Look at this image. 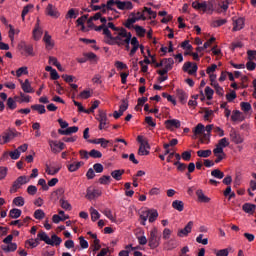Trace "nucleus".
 Wrapping results in <instances>:
<instances>
[{"label": "nucleus", "instance_id": "63", "mask_svg": "<svg viewBox=\"0 0 256 256\" xmlns=\"http://www.w3.org/2000/svg\"><path fill=\"white\" fill-rule=\"evenodd\" d=\"M135 31L138 35V37H145L146 30L141 26H135Z\"/></svg>", "mask_w": 256, "mask_h": 256}, {"label": "nucleus", "instance_id": "7", "mask_svg": "<svg viewBox=\"0 0 256 256\" xmlns=\"http://www.w3.org/2000/svg\"><path fill=\"white\" fill-rule=\"evenodd\" d=\"M97 121H99L100 130L107 129L108 120H107V112L105 110L98 111Z\"/></svg>", "mask_w": 256, "mask_h": 256}, {"label": "nucleus", "instance_id": "2", "mask_svg": "<svg viewBox=\"0 0 256 256\" xmlns=\"http://www.w3.org/2000/svg\"><path fill=\"white\" fill-rule=\"evenodd\" d=\"M225 147H229V139L222 138L218 141V143L216 144V148H214V150H213V154L216 157L215 163H221V161H223V159H225V157H227V155L223 151V149H225Z\"/></svg>", "mask_w": 256, "mask_h": 256}, {"label": "nucleus", "instance_id": "17", "mask_svg": "<svg viewBox=\"0 0 256 256\" xmlns=\"http://www.w3.org/2000/svg\"><path fill=\"white\" fill-rule=\"evenodd\" d=\"M21 89L24 91V93H35V90L31 86V82H29V79H26L24 82L20 81Z\"/></svg>", "mask_w": 256, "mask_h": 256}, {"label": "nucleus", "instance_id": "51", "mask_svg": "<svg viewBox=\"0 0 256 256\" xmlns=\"http://www.w3.org/2000/svg\"><path fill=\"white\" fill-rule=\"evenodd\" d=\"M3 251H6V253H11L13 251H17V244L16 243H10L8 246L2 248Z\"/></svg>", "mask_w": 256, "mask_h": 256}, {"label": "nucleus", "instance_id": "15", "mask_svg": "<svg viewBox=\"0 0 256 256\" xmlns=\"http://www.w3.org/2000/svg\"><path fill=\"white\" fill-rule=\"evenodd\" d=\"M245 27V20L243 18L233 19V31H241Z\"/></svg>", "mask_w": 256, "mask_h": 256}, {"label": "nucleus", "instance_id": "55", "mask_svg": "<svg viewBox=\"0 0 256 256\" xmlns=\"http://www.w3.org/2000/svg\"><path fill=\"white\" fill-rule=\"evenodd\" d=\"M111 183V176H102L99 178V184L100 185H109Z\"/></svg>", "mask_w": 256, "mask_h": 256}, {"label": "nucleus", "instance_id": "53", "mask_svg": "<svg viewBox=\"0 0 256 256\" xmlns=\"http://www.w3.org/2000/svg\"><path fill=\"white\" fill-rule=\"evenodd\" d=\"M13 203L16 205V207H23V205H25V199L21 196H18L14 198Z\"/></svg>", "mask_w": 256, "mask_h": 256}, {"label": "nucleus", "instance_id": "58", "mask_svg": "<svg viewBox=\"0 0 256 256\" xmlns=\"http://www.w3.org/2000/svg\"><path fill=\"white\" fill-rule=\"evenodd\" d=\"M34 217L36 219H38L39 221H41V219H45V212L41 209H37L35 212H34Z\"/></svg>", "mask_w": 256, "mask_h": 256}, {"label": "nucleus", "instance_id": "6", "mask_svg": "<svg viewBox=\"0 0 256 256\" xmlns=\"http://www.w3.org/2000/svg\"><path fill=\"white\" fill-rule=\"evenodd\" d=\"M49 147L52 153H61L65 149V143L58 142L57 140H49Z\"/></svg>", "mask_w": 256, "mask_h": 256}, {"label": "nucleus", "instance_id": "3", "mask_svg": "<svg viewBox=\"0 0 256 256\" xmlns=\"http://www.w3.org/2000/svg\"><path fill=\"white\" fill-rule=\"evenodd\" d=\"M161 241V235L157 228H152L150 231V236L148 238V245L151 249H157Z\"/></svg>", "mask_w": 256, "mask_h": 256}, {"label": "nucleus", "instance_id": "14", "mask_svg": "<svg viewBox=\"0 0 256 256\" xmlns=\"http://www.w3.org/2000/svg\"><path fill=\"white\" fill-rule=\"evenodd\" d=\"M192 229H193V221H189L183 229L178 230L177 235L178 237H187V235L191 233Z\"/></svg>", "mask_w": 256, "mask_h": 256}, {"label": "nucleus", "instance_id": "43", "mask_svg": "<svg viewBox=\"0 0 256 256\" xmlns=\"http://www.w3.org/2000/svg\"><path fill=\"white\" fill-rule=\"evenodd\" d=\"M157 217H159V213L157 210L149 211L148 221L149 223H155L157 221Z\"/></svg>", "mask_w": 256, "mask_h": 256}, {"label": "nucleus", "instance_id": "34", "mask_svg": "<svg viewBox=\"0 0 256 256\" xmlns=\"http://www.w3.org/2000/svg\"><path fill=\"white\" fill-rule=\"evenodd\" d=\"M203 133H205V125L201 123L197 124V126L193 129V134L195 137H197L198 135H203Z\"/></svg>", "mask_w": 256, "mask_h": 256}, {"label": "nucleus", "instance_id": "8", "mask_svg": "<svg viewBox=\"0 0 256 256\" xmlns=\"http://www.w3.org/2000/svg\"><path fill=\"white\" fill-rule=\"evenodd\" d=\"M116 7L120 11H131L133 3L131 1H116Z\"/></svg>", "mask_w": 256, "mask_h": 256}, {"label": "nucleus", "instance_id": "9", "mask_svg": "<svg viewBox=\"0 0 256 256\" xmlns=\"http://www.w3.org/2000/svg\"><path fill=\"white\" fill-rule=\"evenodd\" d=\"M18 49L25 55H33V46L27 45V43L25 41H21L18 44Z\"/></svg>", "mask_w": 256, "mask_h": 256}, {"label": "nucleus", "instance_id": "19", "mask_svg": "<svg viewBox=\"0 0 256 256\" xmlns=\"http://www.w3.org/2000/svg\"><path fill=\"white\" fill-rule=\"evenodd\" d=\"M230 138L231 141H233V143H235L236 145L243 143V137H241V134L237 133L236 131L230 132Z\"/></svg>", "mask_w": 256, "mask_h": 256}, {"label": "nucleus", "instance_id": "38", "mask_svg": "<svg viewBox=\"0 0 256 256\" xmlns=\"http://www.w3.org/2000/svg\"><path fill=\"white\" fill-rule=\"evenodd\" d=\"M21 213H22L21 209L13 208L9 212V217L11 219H19V217H21Z\"/></svg>", "mask_w": 256, "mask_h": 256}, {"label": "nucleus", "instance_id": "56", "mask_svg": "<svg viewBox=\"0 0 256 256\" xmlns=\"http://www.w3.org/2000/svg\"><path fill=\"white\" fill-rule=\"evenodd\" d=\"M147 219H149V211H144L140 215V223L141 225H146Z\"/></svg>", "mask_w": 256, "mask_h": 256}, {"label": "nucleus", "instance_id": "60", "mask_svg": "<svg viewBox=\"0 0 256 256\" xmlns=\"http://www.w3.org/2000/svg\"><path fill=\"white\" fill-rule=\"evenodd\" d=\"M231 120L232 121H240L241 120V111L234 110L232 112Z\"/></svg>", "mask_w": 256, "mask_h": 256}, {"label": "nucleus", "instance_id": "33", "mask_svg": "<svg viewBox=\"0 0 256 256\" xmlns=\"http://www.w3.org/2000/svg\"><path fill=\"white\" fill-rule=\"evenodd\" d=\"M173 209H176V211H183L185 209V204L181 200H175L172 202Z\"/></svg>", "mask_w": 256, "mask_h": 256}, {"label": "nucleus", "instance_id": "22", "mask_svg": "<svg viewBox=\"0 0 256 256\" xmlns=\"http://www.w3.org/2000/svg\"><path fill=\"white\" fill-rule=\"evenodd\" d=\"M248 62L246 65H256V50H248Z\"/></svg>", "mask_w": 256, "mask_h": 256}, {"label": "nucleus", "instance_id": "37", "mask_svg": "<svg viewBox=\"0 0 256 256\" xmlns=\"http://www.w3.org/2000/svg\"><path fill=\"white\" fill-rule=\"evenodd\" d=\"M81 165H84L83 162H74L72 164L68 165V171H70V173H75V171H78L81 167Z\"/></svg>", "mask_w": 256, "mask_h": 256}, {"label": "nucleus", "instance_id": "40", "mask_svg": "<svg viewBox=\"0 0 256 256\" xmlns=\"http://www.w3.org/2000/svg\"><path fill=\"white\" fill-rule=\"evenodd\" d=\"M103 215H105V217H107V219H110V221H112V223H115L117 221V218H115V216H113V212L109 208H106L103 211Z\"/></svg>", "mask_w": 256, "mask_h": 256}, {"label": "nucleus", "instance_id": "25", "mask_svg": "<svg viewBox=\"0 0 256 256\" xmlns=\"http://www.w3.org/2000/svg\"><path fill=\"white\" fill-rule=\"evenodd\" d=\"M79 131V127L77 126H72L68 127L66 130H58L59 135H71V133H77Z\"/></svg>", "mask_w": 256, "mask_h": 256}, {"label": "nucleus", "instance_id": "61", "mask_svg": "<svg viewBox=\"0 0 256 256\" xmlns=\"http://www.w3.org/2000/svg\"><path fill=\"white\" fill-rule=\"evenodd\" d=\"M240 107L244 113H249V110L251 109V104L249 102H241Z\"/></svg>", "mask_w": 256, "mask_h": 256}, {"label": "nucleus", "instance_id": "47", "mask_svg": "<svg viewBox=\"0 0 256 256\" xmlns=\"http://www.w3.org/2000/svg\"><path fill=\"white\" fill-rule=\"evenodd\" d=\"M93 95V91L91 90H84L78 95V99H89Z\"/></svg>", "mask_w": 256, "mask_h": 256}, {"label": "nucleus", "instance_id": "44", "mask_svg": "<svg viewBox=\"0 0 256 256\" xmlns=\"http://www.w3.org/2000/svg\"><path fill=\"white\" fill-rule=\"evenodd\" d=\"M126 250H122L119 252V256H129V253H131V251H135V247H133L132 245H127L125 246Z\"/></svg>", "mask_w": 256, "mask_h": 256}, {"label": "nucleus", "instance_id": "64", "mask_svg": "<svg viewBox=\"0 0 256 256\" xmlns=\"http://www.w3.org/2000/svg\"><path fill=\"white\" fill-rule=\"evenodd\" d=\"M7 106L12 110L17 109V102H15L13 98H8Z\"/></svg>", "mask_w": 256, "mask_h": 256}, {"label": "nucleus", "instance_id": "30", "mask_svg": "<svg viewBox=\"0 0 256 256\" xmlns=\"http://www.w3.org/2000/svg\"><path fill=\"white\" fill-rule=\"evenodd\" d=\"M45 171H46L47 175H57V173H59V171H61V166L51 167L49 165H46Z\"/></svg>", "mask_w": 256, "mask_h": 256}, {"label": "nucleus", "instance_id": "26", "mask_svg": "<svg viewBox=\"0 0 256 256\" xmlns=\"http://www.w3.org/2000/svg\"><path fill=\"white\" fill-rule=\"evenodd\" d=\"M215 71H217V65H212L206 69L207 75L210 77V81H215L217 79V75H215Z\"/></svg>", "mask_w": 256, "mask_h": 256}, {"label": "nucleus", "instance_id": "45", "mask_svg": "<svg viewBox=\"0 0 256 256\" xmlns=\"http://www.w3.org/2000/svg\"><path fill=\"white\" fill-rule=\"evenodd\" d=\"M176 93H177V97L181 101V103H185V101H187V94L185 93V91L178 89L176 91Z\"/></svg>", "mask_w": 256, "mask_h": 256}, {"label": "nucleus", "instance_id": "28", "mask_svg": "<svg viewBox=\"0 0 256 256\" xmlns=\"http://www.w3.org/2000/svg\"><path fill=\"white\" fill-rule=\"evenodd\" d=\"M242 209L245 213H249L250 215H253L255 213L256 206L254 204L245 203L242 206Z\"/></svg>", "mask_w": 256, "mask_h": 256}, {"label": "nucleus", "instance_id": "16", "mask_svg": "<svg viewBox=\"0 0 256 256\" xmlns=\"http://www.w3.org/2000/svg\"><path fill=\"white\" fill-rule=\"evenodd\" d=\"M46 14L49 15V17H53L54 19L59 17V11H57V8L53 6V4H48L46 8Z\"/></svg>", "mask_w": 256, "mask_h": 256}, {"label": "nucleus", "instance_id": "54", "mask_svg": "<svg viewBox=\"0 0 256 256\" xmlns=\"http://www.w3.org/2000/svg\"><path fill=\"white\" fill-rule=\"evenodd\" d=\"M211 154H212L211 150H198L197 151L198 157L207 158V157H211Z\"/></svg>", "mask_w": 256, "mask_h": 256}, {"label": "nucleus", "instance_id": "31", "mask_svg": "<svg viewBox=\"0 0 256 256\" xmlns=\"http://www.w3.org/2000/svg\"><path fill=\"white\" fill-rule=\"evenodd\" d=\"M125 173V170L119 169V170H114L111 172V177L115 179L116 181H121V178L123 177V174Z\"/></svg>", "mask_w": 256, "mask_h": 256}, {"label": "nucleus", "instance_id": "48", "mask_svg": "<svg viewBox=\"0 0 256 256\" xmlns=\"http://www.w3.org/2000/svg\"><path fill=\"white\" fill-rule=\"evenodd\" d=\"M60 206L62 207V209H65V211H71L72 207L71 204L69 203V201L65 200V199H60Z\"/></svg>", "mask_w": 256, "mask_h": 256}, {"label": "nucleus", "instance_id": "42", "mask_svg": "<svg viewBox=\"0 0 256 256\" xmlns=\"http://www.w3.org/2000/svg\"><path fill=\"white\" fill-rule=\"evenodd\" d=\"M171 69H173V66L171 65H167L164 68H160L156 71V73H158V75L160 76H166L167 73H169V71H171Z\"/></svg>", "mask_w": 256, "mask_h": 256}, {"label": "nucleus", "instance_id": "52", "mask_svg": "<svg viewBox=\"0 0 256 256\" xmlns=\"http://www.w3.org/2000/svg\"><path fill=\"white\" fill-rule=\"evenodd\" d=\"M67 219H69V216L61 217L57 214L52 216V221H53V223H56V224L61 223V221H67Z\"/></svg>", "mask_w": 256, "mask_h": 256}, {"label": "nucleus", "instance_id": "29", "mask_svg": "<svg viewBox=\"0 0 256 256\" xmlns=\"http://www.w3.org/2000/svg\"><path fill=\"white\" fill-rule=\"evenodd\" d=\"M45 71L50 73L52 81H57V79H59V73H57V70L53 69V67L46 66Z\"/></svg>", "mask_w": 256, "mask_h": 256}, {"label": "nucleus", "instance_id": "59", "mask_svg": "<svg viewBox=\"0 0 256 256\" xmlns=\"http://www.w3.org/2000/svg\"><path fill=\"white\" fill-rule=\"evenodd\" d=\"M33 4H28V5H26L24 8H23V10H22V15H21V17H22V21H25V16L27 15V13H29V10L30 9H33Z\"/></svg>", "mask_w": 256, "mask_h": 256}, {"label": "nucleus", "instance_id": "23", "mask_svg": "<svg viewBox=\"0 0 256 256\" xmlns=\"http://www.w3.org/2000/svg\"><path fill=\"white\" fill-rule=\"evenodd\" d=\"M9 32H8V37L11 40V43H13V41H15V35H19V33H21V30L19 29H15L13 28V25L9 24Z\"/></svg>", "mask_w": 256, "mask_h": 256}, {"label": "nucleus", "instance_id": "46", "mask_svg": "<svg viewBox=\"0 0 256 256\" xmlns=\"http://www.w3.org/2000/svg\"><path fill=\"white\" fill-rule=\"evenodd\" d=\"M229 251H233V248L228 247L225 249H221V250L216 251L215 254H216V256H229Z\"/></svg>", "mask_w": 256, "mask_h": 256}, {"label": "nucleus", "instance_id": "50", "mask_svg": "<svg viewBox=\"0 0 256 256\" xmlns=\"http://www.w3.org/2000/svg\"><path fill=\"white\" fill-rule=\"evenodd\" d=\"M212 177H215L216 179H223L225 177V174L221 172L219 169H214L211 171Z\"/></svg>", "mask_w": 256, "mask_h": 256}, {"label": "nucleus", "instance_id": "36", "mask_svg": "<svg viewBox=\"0 0 256 256\" xmlns=\"http://www.w3.org/2000/svg\"><path fill=\"white\" fill-rule=\"evenodd\" d=\"M38 237L40 241H44L47 245H53V242L51 241V238L47 235L45 232L38 233Z\"/></svg>", "mask_w": 256, "mask_h": 256}, {"label": "nucleus", "instance_id": "10", "mask_svg": "<svg viewBox=\"0 0 256 256\" xmlns=\"http://www.w3.org/2000/svg\"><path fill=\"white\" fill-rule=\"evenodd\" d=\"M101 195H102L101 190L89 187L87 189L86 199H89V201H92V199H97V197H101Z\"/></svg>", "mask_w": 256, "mask_h": 256}, {"label": "nucleus", "instance_id": "62", "mask_svg": "<svg viewBox=\"0 0 256 256\" xmlns=\"http://www.w3.org/2000/svg\"><path fill=\"white\" fill-rule=\"evenodd\" d=\"M213 89H211V87L207 86L205 88V95H206V98L208 99V101H211V99H213Z\"/></svg>", "mask_w": 256, "mask_h": 256}, {"label": "nucleus", "instance_id": "5", "mask_svg": "<svg viewBox=\"0 0 256 256\" xmlns=\"http://www.w3.org/2000/svg\"><path fill=\"white\" fill-rule=\"evenodd\" d=\"M26 183H29V179L27 176H20L18 177L14 182L12 187L10 188V193H17L18 189H21L23 185H26Z\"/></svg>", "mask_w": 256, "mask_h": 256}, {"label": "nucleus", "instance_id": "49", "mask_svg": "<svg viewBox=\"0 0 256 256\" xmlns=\"http://www.w3.org/2000/svg\"><path fill=\"white\" fill-rule=\"evenodd\" d=\"M89 156H91L93 159H101L103 157V154L99 150L92 149L89 152Z\"/></svg>", "mask_w": 256, "mask_h": 256}, {"label": "nucleus", "instance_id": "41", "mask_svg": "<svg viewBox=\"0 0 256 256\" xmlns=\"http://www.w3.org/2000/svg\"><path fill=\"white\" fill-rule=\"evenodd\" d=\"M90 215L93 222L101 218V214H99V211H97V209L93 207L90 208Z\"/></svg>", "mask_w": 256, "mask_h": 256}, {"label": "nucleus", "instance_id": "4", "mask_svg": "<svg viewBox=\"0 0 256 256\" xmlns=\"http://www.w3.org/2000/svg\"><path fill=\"white\" fill-rule=\"evenodd\" d=\"M19 135V132L15 129H8L2 135H0V145H5V143H9L12 139H15Z\"/></svg>", "mask_w": 256, "mask_h": 256}, {"label": "nucleus", "instance_id": "35", "mask_svg": "<svg viewBox=\"0 0 256 256\" xmlns=\"http://www.w3.org/2000/svg\"><path fill=\"white\" fill-rule=\"evenodd\" d=\"M38 245H39L38 239H29V240H26L25 242V247H27V249H35V247H37Z\"/></svg>", "mask_w": 256, "mask_h": 256}, {"label": "nucleus", "instance_id": "21", "mask_svg": "<svg viewBox=\"0 0 256 256\" xmlns=\"http://www.w3.org/2000/svg\"><path fill=\"white\" fill-rule=\"evenodd\" d=\"M11 157V159H14V160H17L19 159V157H21V152H19V150L15 149L14 151L12 152H5L1 158V160L3 161V159H7V157Z\"/></svg>", "mask_w": 256, "mask_h": 256}, {"label": "nucleus", "instance_id": "24", "mask_svg": "<svg viewBox=\"0 0 256 256\" xmlns=\"http://www.w3.org/2000/svg\"><path fill=\"white\" fill-rule=\"evenodd\" d=\"M151 149V146H149V143H144L140 145L138 149V155L144 156V155H149V150Z\"/></svg>", "mask_w": 256, "mask_h": 256}, {"label": "nucleus", "instance_id": "27", "mask_svg": "<svg viewBox=\"0 0 256 256\" xmlns=\"http://www.w3.org/2000/svg\"><path fill=\"white\" fill-rule=\"evenodd\" d=\"M196 195L198 197V201H200L201 203H209V201H211V198L207 197L201 189L196 191Z\"/></svg>", "mask_w": 256, "mask_h": 256}, {"label": "nucleus", "instance_id": "12", "mask_svg": "<svg viewBox=\"0 0 256 256\" xmlns=\"http://www.w3.org/2000/svg\"><path fill=\"white\" fill-rule=\"evenodd\" d=\"M94 31H102V34L105 36V43H107L110 35H111V30L107 27V24H102L100 26H94Z\"/></svg>", "mask_w": 256, "mask_h": 256}, {"label": "nucleus", "instance_id": "20", "mask_svg": "<svg viewBox=\"0 0 256 256\" xmlns=\"http://www.w3.org/2000/svg\"><path fill=\"white\" fill-rule=\"evenodd\" d=\"M43 41H44V43L46 45V49H48V51H51V49H53V47H55V43L51 39V35H48L47 32L44 35Z\"/></svg>", "mask_w": 256, "mask_h": 256}, {"label": "nucleus", "instance_id": "13", "mask_svg": "<svg viewBox=\"0 0 256 256\" xmlns=\"http://www.w3.org/2000/svg\"><path fill=\"white\" fill-rule=\"evenodd\" d=\"M164 125H165L166 129H169V131H173V128L179 129V127H181V121H179L177 119H170V120H166L164 122Z\"/></svg>", "mask_w": 256, "mask_h": 256}, {"label": "nucleus", "instance_id": "1", "mask_svg": "<svg viewBox=\"0 0 256 256\" xmlns=\"http://www.w3.org/2000/svg\"><path fill=\"white\" fill-rule=\"evenodd\" d=\"M131 41V32H127L124 28H120L117 32L108 36L106 43L108 45H127L129 49V42Z\"/></svg>", "mask_w": 256, "mask_h": 256}, {"label": "nucleus", "instance_id": "11", "mask_svg": "<svg viewBox=\"0 0 256 256\" xmlns=\"http://www.w3.org/2000/svg\"><path fill=\"white\" fill-rule=\"evenodd\" d=\"M39 23H40V20L37 19L34 30L32 32L34 41H39L41 37H43V29L41 28Z\"/></svg>", "mask_w": 256, "mask_h": 256}, {"label": "nucleus", "instance_id": "57", "mask_svg": "<svg viewBox=\"0 0 256 256\" xmlns=\"http://www.w3.org/2000/svg\"><path fill=\"white\" fill-rule=\"evenodd\" d=\"M174 165L177 167V171H180V173H183V171L187 169V164L181 163L180 161L174 162Z\"/></svg>", "mask_w": 256, "mask_h": 256}, {"label": "nucleus", "instance_id": "32", "mask_svg": "<svg viewBox=\"0 0 256 256\" xmlns=\"http://www.w3.org/2000/svg\"><path fill=\"white\" fill-rule=\"evenodd\" d=\"M137 18L135 17V12L131 13V15L129 16V18L127 19V21L125 22V27H127V29H131V25H133L134 23H137Z\"/></svg>", "mask_w": 256, "mask_h": 256}, {"label": "nucleus", "instance_id": "39", "mask_svg": "<svg viewBox=\"0 0 256 256\" xmlns=\"http://www.w3.org/2000/svg\"><path fill=\"white\" fill-rule=\"evenodd\" d=\"M31 109H33V111H38V113H39L40 115H43L44 113L47 112V110L45 109V106H44V105H41V104L32 105V106H31Z\"/></svg>", "mask_w": 256, "mask_h": 256}, {"label": "nucleus", "instance_id": "18", "mask_svg": "<svg viewBox=\"0 0 256 256\" xmlns=\"http://www.w3.org/2000/svg\"><path fill=\"white\" fill-rule=\"evenodd\" d=\"M197 69H199L197 65H184L182 67V71H184V73L194 76L197 75Z\"/></svg>", "mask_w": 256, "mask_h": 256}]
</instances>
